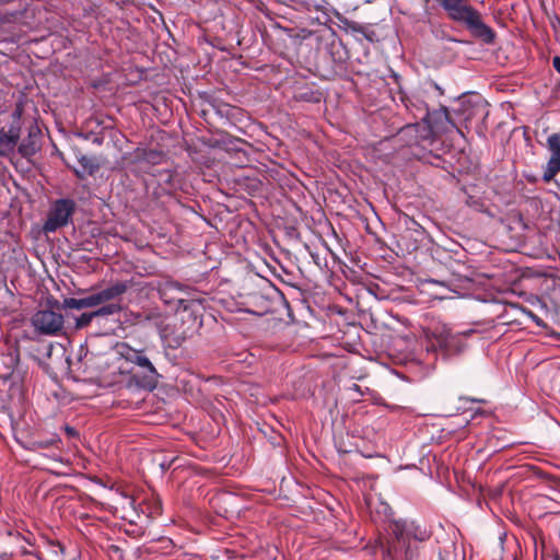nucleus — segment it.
I'll return each instance as SVG.
<instances>
[{"mask_svg": "<svg viewBox=\"0 0 560 560\" xmlns=\"http://www.w3.org/2000/svg\"><path fill=\"white\" fill-rule=\"evenodd\" d=\"M47 305V308L38 310L32 316V325L42 335H57L63 328V315L54 310V307H58L57 301H48Z\"/></svg>", "mask_w": 560, "mask_h": 560, "instance_id": "1", "label": "nucleus"}, {"mask_svg": "<svg viewBox=\"0 0 560 560\" xmlns=\"http://www.w3.org/2000/svg\"><path fill=\"white\" fill-rule=\"evenodd\" d=\"M118 352L127 362L139 366L143 371L144 386L150 388L155 386L159 374L143 350L133 349L127 345H120Z\"/></svg>", "mask_w": 560, "mask_h": 560, "instance_id": "2", "label": "nucleus"}, {"mask_svg": "<svg viewBox=\"0 0 560 560\" xmlns=\"http://www.w3.org/2000/svg\"><path fill=\"white\" fill-rule=\"evenodd\" d=\"M476 332L475 329H466L457 332H452L447 326L438 328L434 332L435 340L441 349L447 354H459L462 353L467 345L465 339Z\"/></svg>", "mask_w": 560, "mask_h": 560, "instance_id": "3", "label": "nucleus"}, {"mask_svg": "<svg viewBox=\"0 0 560 560\" xmlns=\"http://www.w3.org/2000/svg\"><path fill=\"white\" fill-rule=\"evenodd\" d=\"M75 209V203L71 199L56 200L48 212L47 220L43 225L45 233H54L58 229L66 226Z\"/></svg>", "mask_w": 560, "mask_h": 560, "instance_id": "4", "label": "nucleus"}, {"mask_svg": "<svg viewBox=\"0 0 560 560\" xmlns=\"http://www.w3.org/2000/svg\"><path fill=\"white\" fill-rule=\"evenodd\" d=\"M390 532L399 542L405 544L410 539L424 541L429 538L427 529L413 521L398 520L390 524Z\"/></svg>", "mask_w": 560, "mask_h": 560, "instance_id": "5", "label": "nucleus"}, {"mask_svg": "<svg viewBox=\"0 0 560 560\" xmlns=\"http://www.w3.org/2000/svg\"><path fill=\"white\" fill-rule=\"evenodd\" d=\"M550 159L544 173L545 179H551L560 171V135L552 133L547 139Z\"/></svg>", "mask_w": 560, "mask_h": 560, "instance_id": "6", "label": "nucleus"}, {"mask_svg": "<svg viewBox=\"0 0 560 560\" xmlns=\"http://www.w3.org/2000/svg\"><path fill=\"white\" fill-rule=\"evenodd\" d=\"M20 139V127L10 126L8 130H0V155L8 156L14 152Z\"/></svg>", "mask_w": 560, "mask_h": 560, "instance_id": "7", "label": "nucleus"}, {"mask_svg": "<svg viewBox=\"0 0 560 560\" xmlns=\"http://www.w3.org/2000/svg\"><path fill=\"white\" fill-rule=\"evenodd\" d=\"M128 290L127 282L118 281L98 291H95L100 305L115 301Z\"/></svg>", "mask_w": 560, "mask_h": 560, "instance_id": "8", "label": "nucleus"}, {"mask_svg": "<svg viewBox=\"0 0 560 560\" xmlns=\"http://www.w3.org/2000/svg\"><path fill=\"white\" fill-rule=\"evenodd\" d=\"M398 135L401 139H408L409 144H413L419 143L420 140L428 138L430 130L423 124H412L402 127Z\"/></svg>", "mask_w": 560, "mask_h": 560, "instance_id": "9", "label": "nucleus"}, {"mask_svg": "<svg viewBox=\"0 0 560 560\" xmlns=\"http://www.w3.org/2000/svg\"><path fill=\"white\" fill-rule=\"evenodd\" d=\"M120 311H121L120 304L112 301V302L105 303L103 305H100V307L93 312V315H96V317H103V316L114 315L116 313H119Z\"/></svg>", "mask_w": 560, "mask_h": 560, "instance_id": "10", "label": "nucleus"}, {"mask_svg": "<svg viewBox=\"0 0 560 560\" xmlns=\"http://www.w3.org/2000/svg\"><path fill=\"white\" fill-rule=\"evenodd\" d=\"M59 443H60V439L55 435L50 439L33 441L32 448L33 450L50 448V447L58 446Z\"/></svg>", "mask_w": 560, "mask_h": 560, "instance_id": "11", "label": "nucleus"}, {"mask_svg": "<svg viewBox=\"0 0 560 560\" xmlns=\"http://www.w3.org/2000/svg\"><path fill=\"white\" fill-rule=\"evenodd\" d=\"M63 306L66 308H71V310H82V308H85L83 298H81V299H75V298L65 299Z\"/></svg>", "mask_w": 560, "mask_h": 560, "instance_id": "12", "label": "nucleus"}, {"mask_svg": "<svg viewBox=\"0 0 560 560\" xmlns=\"http://www.w3.org/2000/svg\"><path fill=\"white\" fill-rule=\"evenodd\" d=\"M96 317V315H93V312L91 313H83L82 315H80L78 318H77V327L78 328H82V327H85L88 326L92 319Z\"/></svg>", "mask_w": 560, "mask_h": 560, "instance_id": "13", "label": "nucleus"}, {"mask_svg": "<svg viewBox=\"0 0 560 560\" xmlns=\"http://www.w3.org/2000/svg\"><path fill=\"white\" fill-rule=\"evenodd\" d=\"M85 308L100 306L95 291L83 298Z\"/></svg>", "mask_w": 560, "mask_h": 560, "instance_id": "14", "label": "nucleus"}, {"mask_svg": "<svg viewBox=\"0 0 560 560\" xmlns=\"http://www.w3.org/2000/svg\"><path fill=\"white\" fill-rule=\"evenodd\" d=\"M478 109H479L478 107H475V108H472V110L468 112L467 114L465 113V109H463L464 118L466 120L471 119V117L475 115V112L478 110Z\"/></svg>", "mask_w": 560, "mask_h": 560, "instance_id": "15", "label": "nucleus"}, {"mask_svg": "<svg viewBox=\"0 0 560 560\" xmlns=\"http://www.w3.org/2000/svg\"><path fill=\"white\" fill-rule=\"evenodd\" d=\"M552 66L558 73H560V57H555L552 60Z\"/></svg>", "mask_w": 560, "mask_h": 560, "instance_id": "16", "label": "nucleus"}, {"mask_svg": "<svg viewBox=\"0 0 560 560\" xmlns=\"http://www.w3.org/2000/svg\"><path fill=\"white\" fill-rule=\"evenodd\" d=\"M20 152H21L23 155H27V154H30V153H33V152H34V150L30 151L25 145H23V144H22V145L20 147Z\"/></svg>", "mask_w": 560, "mask_h": 560, "instance_id": "17", "label": "nucleus"}, {"mask_svg": "<svg viewBox=\"0 0 560 560\" xmlns=\"http://www.w3.org/2000/svg\"><path fill=\"white\" fill-rule=\"evenodd\" d=\"M15 0H0V5H4L11 2H14Z\"/></svg>", "mask_w": 560, "mask_h": 560, "instance_id": "18", "label": "nucleus"}, {"mask_svg": "<svg viewBox=\"0 0 560 560\" xmlns=\"http://www.w3.org/2000/svg\"><path fill=\"white\" fill-rule=\"evenodd\" d=\"M460 105H462L463 107H465V106H466V101H463V102L460 103Z\"/></svg>", "mask_w": 560, "mask_h": 560, "instance_id": "19", "label": "nucleus"}, {"mask_svg": "<svg viewBox=\"0 0 560 560\" xmlns=\"http://www.w3.org/2000/svg\"><path fill=\"white\" fill-rule=\"evenodd\" d=\"M439 560H444L443 558H440Z\"/></svg>", "mask_w": 560, "mask_h": 560, "instance_id": "20", "label": "nucleus"}]
</instances>
